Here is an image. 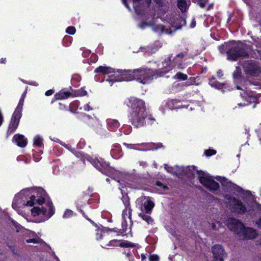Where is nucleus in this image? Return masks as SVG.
<instances>
[{
    "mask_svg": "<svg viewBox=\"0 0 261 261\" xmlns=\"http://www.w3.org/2000/svg\"><path fill=\"white\" fill-rule=\"evenodd\" d=\"M11 222L13 226L16 228L17 231L18 232L19 231H21V229H23L22 227L14 220H12Z\"/></svg>",
    "mask_w": 261,
    "mask_h": 261,
    "instance_id": "e433bc0d",
    "label": "nucleus"
},
{
    "mask_svg": "<svg viewBox=\"0 0 261 261\" xmlns=\"http://www.w3.org/2000/svg\"><path fill=\"white\" fill-rule=\"evenodd\" d=\"M87 91L83 88H81L77 91V95L80 96H85L87 94Z\"/></svg>",
    "mask_w": 261,
    "mask_h": 261,
    "instance_id": "49530a36",
    "label": "nucleus"
},
{
    "mask_svg": "<svg viewBox=\"0 0 261 261\" xmlns=\"http://www.w3.org/2000/svg\"><path fill=\"white\" fill-rule=\"evenodd\" d=\"M24 157L23 156H19L17 157L18 161H22L24 160Z\"/></svg>",
    "mask_w": 261,
    "mask_h": 261,
    "instance_id": "774afa93",
    "label": "nucleus"
},
{
    "mask_svg": "<svg viewBox=\"0 0 261 261\" xmlns=\"http://www.w3.org/2000/svg\"><path fill=\"white\" fill-rule=\"evenodd\" d=\"M144 214L142 212L139 214V216L141 217L143 220L146 221L148 224H152L153 223V219L151 218L149 215Z\"/></svg>",
    "mask_w": 261,
    "mask_h": 261,
    "instance_id": "cd10ccee",
    "label": "nucleus"
},
{
    "mask_svg": "<svg viewBox=\"0 0 261 261\" xmlns=\"http://www.w3.org/2000/svg\"><path fill=\"white\" fill-rule=\"evenodd\" d=\"M217 76L218 77L220 78L223 76V72L221 70H219L217 72Z\"/></svg>",
    "mask_w": 261,
    "mask_h": 261,
    "instance_id": "bf43d9fd",
    "label": "nucleus"
},
{
    "mask_svg": "<svg viewBox=\"0 0 261 261\" xmlns=\"http://www.w3.org/2000/svg\"><path fill=\"white\" fill-rule=\"evenodd\" d=\"M27 243H33L34 244H39V242L37 240L35 239H27L25 240Z\"/></svg>",
    "mask_w": 261,
    "mask_h": 261,
    "instance_id": "603ef678",
    "label": "nucleus"
},
{
    "mask_svg": "<svg viewBox=\"0 0 261 261\" xmlns=\"http://www.w3.org/2000/svg\"><path fill=\"white\" fill-rule=\"evenodd\" d=\"M60 144H61L62 146H64L65 148H66L69 150H70L71 151H73V149H72L71 146L69 144H66L62 142H60Z\"/></svg>",
    "mask_w": 261,
    "mask_h": 261,
    "instance_id": "3c124183",
    "label": "nucleus"
},
{
    "mask_svg": "<svg viewBox=\"0 0 261 261\" xmlns=\"http://www.w3.org/2000/svg\"><path fill=\"white\" fill-rule=\"evenodd\" d=\"M95 72L102 73L105 76L106 81L109 82L112 86L114 82L130 81L136 79L139 82L143 84L150 82L153 79L163 76V68L153 70L146 68H140L133 70H117L105 66H100L96 68Z\"/></svg>",
    "mask_w": 261,
    "mask_h": 261,
    "instance_id": "f03ea898",
    "label": "nucleus"
},
{
    "mask_svg": "<svg viewBox=\"0 0 261 261\" xmlns=\"http://www.w3.org/2000/svg\"><path fill=\"white\" fill-rule=\"evenodd\" d=\"M108 128L111 131H115L120 126V123L116 119H108L107 120Z\"/></svg>",
    "mask_w": 261,
    "mask_h": 261,
    "instance_id": "5701e85b",
    "label": "nucleus"
},
{
    "mask_svg": "<svg viewBox=\"0 0 261 261\" xmlns=\"http://www.w3.org/2000/svg\"><path fill=\"white\" fill-rule=\"evenodd\" d=\"M80 79H81V77L78 75H75L72 77V81H73L74 80H76L77 81H80Z\"/></svg>",
    "mask_w": 261,
    "mask_h": 261,
    "instance_id": "052dcab7",
    "label": "nucleus"
},
{
    "mask_svg": "<svg viewBox=\"0 0 261 261\" xmlns=\"http://www.w3.org/2000/svg\"><path fill=\"white\" fill-rule=\"evenodd\" d=\"M111 155L115 159H120L123 155L120 145L118 144L113 145L111 150Z\"/></svg>",
    "mask_w": 261,
    "mask_h": 261,
    "instance_id": "412c9836",
    "label": "nucleus"
},
{
    "mask_svg": "<svg viewBox=\"0 0 261 261\" xmlns=\"http://www.w3.org/2000/svg\"><path fill=\"white\" fill-rule=\"evenodd\" d=\"M155 3L159 7L164 6V0H153Z\"/></svg>",
    "mask_w": 261,
    "mask_h": 261,
    "instance_id": "8fccbe9b",
    "label": "nucleus"
},
{
    "mask_svg": "<svg viewBox=\"0 0 261 261\" xmlns=\"http://www.w3.org/2000/svg\"><path fill=\"white\" fill-rule=\"evenodd\" d=\"M209 85L217 89H222L224 92L225 90L223 89L227 87V85L226 84H221L219 82L217 81L214 78H212L209 80Z\"/></svg>",
    "mask_w": 261,
    "mask_h": 261,
    "instance_id": "b1692460",
    "label": "nucleus"
},
{
    "mask_svg": "<svg viewBox=\"0 0 261 261\" xmlns=\"http://www.w3.org/2000/svg\"><path fill=\"white\" fill-rule=\"evenodd\" d=\"M196 26V20L195 18H193L190 24V28H194Z\"/></svg>",
    "mask_w": 261,
    "mask_h": 261,
    "instance_id": "6e6d98bb",
    "label": "nucleus"
},
{
    "mask_svg": "<svg viewBox=\"0 0 261 261\" xmlns=\"http://www.w3.org/2000/svg\"><path fill=\"white\" fill-rule=\"evenodd\" d=\"M122 230L123 232H126L127 230V226L128 224L127 223V221L125 219H122Z\"/></svg>",
    "mask_w": 261,
    "mask_h": 261,
    "instance_id": "58836bf2",
    "label": "nucleus"
},
{
    "mask_svg": "<svg viewBox=\"0 0 261 261\" xmlns=\"http://www.w3.org/2000/svg\"><path fill=\"white\" fill-rule=\"evenodd\" d=\"M150 261H159V257L156 255H151L149 258Z\"/></svg>",
    "mask_w": 261,
    "mask_h": 261,
    "instance_id": "de8ad7c7",
    "label": "nucleus"
},
{
    "mask_svg": "<svg viewBox=\"0 0 261 261\" xmlns=\"http://www.w3.org/2000/svg\"><path fill=\"white\" fill-rule=\"evenodd\" d=\"M80 211L81 212V213H82L83 214V216L85 218H86L87 220H88L89 221L91 222V220L89 219L88 218H87L86 216H85V213L82 210L80 209Z\"/></svg>",
    "mask_w": 261,
    "mask_h": 261,
    "instance_id": "338daca9",
    "label": "nucleus"
},
{
    "mask_svg": "<svg viewBox=\"0 0 261 261\" xmlns=\"http://www.w3.org/2000/svg\"><path fill=\"white\" fill-rule=\"evenodd\" d=\"M23 105V98L19 99L18 105L13 113L10 123L9 125L8 133L12 134L15 131L17 128L20 119L22 115V110Z\"/></svg>",
    "mask_w": 261,
    "mask_h": 261,
    "instance_id": "1a4fd4ad",
    "label": "nucleus"
},
{
    "mask_svg": "<svg viewBox=\"0 0 261 261\" xmlns=\"http://www.w3.org/2000/svg\"><path fill=\"white\" fill-rule=\"evenodd\" d=\"M140 165L143 167H146L147 166V163L146 162L141 161L139 162Z\"/></svg>",
    "mask_w": 261,
    "mask_h": 261,
    "instance_id": "0e129e2a",
    "label": "nucleus"
},
{
    "mask_svg": "<svg viewBox=\"0 0 261 261\" xmlns=\"http://www.w3.org/2000/svg\"><path fill=\"white\" fill-rule=\"evenodd\" d=\"M241 231L239 236L242 239H253L257 235L255 230L249 227L246 228L244 226Z\"/></svg>",
    "mask_w": 261,
    "mask_h": 261,
    "instance_id": "6ab92c4d",
    "label": "nucleus"
},
{
    "mask_svg": "<svg viewBox=\"0 0 261 261\" xmlns=\"http://www.w3.org/2000/svg\"><path fill=\"white\" fill-rule=\"evenodd\" d=\"M155 45H156V48H148V51H149L151 54L154 53L156 51V50L162 46V44L158 41L155 43Z\"/></svg>",
    "mask_w": 261,
    "mask_h": 261,
    "instance_id": "f704fd0d",
    "label": "nucleus"
},
{
    "mask_svg": "<svg viewBox=\"0 0 261 261\" xmlns=\"http://www.w3.org/2000/svg\"><path fill=\"white\" fill-rule=\"evenodd\" d=\"M41 159V157L40 156V155L39 154H34V160L36 162H39Z\"/></svg>",
    "mask_w": 261,
    "mask_h": 261,
    "instance_id": "5fc2aeb1",
    "label": "nucleus"
},
{
    "mask_svg": "<svg viewBox=\"0 0 261 261\" xmlns=\"http://www.w3.org/2000/svg\"><path fill=\"white\" fill-rule=\"evenodd\" d=\"M20 205L33 206L31 210V215L37 218V222H44L54 214L52 202L41 188H26L15 195L12 206L18 213Z\"/></svg>",
    "mask_w": 261,
    "mask_h": 261,
    "instance_id": "f257e3e1",
    "label": "nucleus"
},
{
    "mask_svg": "<svg viewBox=\"0 0 261 261\" xmlns=\"http://www.w3.org/2000/svg\"><path fill=\"white\" fill-rule=\"evenodd\" d=\"M185 55L182 53L177 55L174 58L172 54L166 57L162 63L163 73L166 74L175 67L178 69L184 68L185 65L182 63L185 60Z\"/></svg>",
    "mask_w": 261,
    "mask_h": 261,
    "instance_id": "423d86ee",
    "label": "nucleus"
},
{
    "mask_svg": "<svg viewBox=\"0 0 261 261\" xmlns=\"http://www.w3.org/2000/svg\"><path fill=\"white\" fill-rule=\"evenodd\" d=\"M204 153L207 156H210L215 154L216 153V151L214 149H207L204 151Z\"/></svg>",
    "mask_w": 261,
    "mask_h": 261,
    "instance_id": "79ce46f5",
    "label": "nucleus"
},
{
    "mask_svg": "<svg viewBox=\"0 0 261 261\" xmlns=\"http://www.w3.org/2000/svg\"><path fill=\"white\" fill-rule=\"evenodd\" d=\"M213 8H214V4H210V5L207 6V8H206V10H211V9H213Z\"/></svg>",
    "mask_w": 261,
    "mask_h": 261,
    "instance_id": "69168bd1",
    "label": "nucleus"
},
{
    "mask_svg": "<svg viewBox=\"0 0 261 261\" xmlns=\"http://www.w3.org/2000/svg\"><path fill=\"white\" fill-rule=\"evenodd\" d=\"M186 85L187 86H190L193 85H198V84L196 83L195 80L194 78H191L186 83Z\"/></svg>",
    "mask_w": 261,
    "mask_h": 261,
    "instance_id": "a18cd8bd",
    "label": "nucleus"
},
{
    "mask_svg": "<svg viewBox=\"0 0 261 261\" xmlns=\"http://www.w3.org/2000/svg\"><path fill=\"white\" fill-rule=\"evenodd\" d=\"M241 70L239 67H237L233 74V77L234 80H239L241 77Z\"/></svg>",
    "mask_w": 261,
    "mask_h": 261,
    "instance_id": "72a5a7b5",
    "label": "nucleus"
},
{
    "mask_svg": "<svg viewBox=\"0 0 261 261\" xmlns=\"http://www.w3.org/2000/svg\"><path fill=\"white\" fill-rule=\"evenodd\" d=\"M242 65L245 72L250 75H257L261 71L259 64L253 60L245 61Z\"/></svg>",
    "mask_w": 261,
    "mask_h": 261,
    "instance_id": "9b49d317",
    "label": "nucleus"
},
{
    "mask_svg": "<svg viewBox=\"0 0 261 261\" xmlns=\"http://www.w3.org/2000/svg\"><path fill=\"white\" fill-rule=\"evenodd\" d=\"M199 182L210 191L215 192L219 189V184L208 173L202 171H197Z\"/></svg>",
    "mask_w": 261,
    "mask_h": 261,
    "instance_id": "6e6552de",
    "label": "nucleus"
},
{
    "mask_svg": "<svg viewBox=\"0 0 261 261\" xmlns=\"http://www.w3.org/2000/svg\"><path fill=\"white\" fill-rule=\"evenodd\" d=\"M71 95L70 92L68 91H61L54 95L55 99L56 100L63 99L67 98Z\"/></svg>",
    "mask_w": 261,
    "mask_h": 261,
    "instance_id": "bb28decb",
    "label": "nucleus"
},
{
    "mask_svg": "<svg viewBox=\"0 0 261 261\" xmlns=\"http://www.w3.org/2000/svg\"><path fill=\"white\" fill-rule=\"evenodd\" d=\"M34 145L36 146L41 147L43 144V139L40 136H36L34 138Z\"/></svg>",
    "mask_w": 261,
    "mask_h": 261,
    "instance_id": "c756f323",
    "label": "nucleus"
},
{
    "mask_svg": "<svg viewBox=\"0 0 261 261\" xmlns=\"http://www.w3.org/2000/svg\"><path fill=\"white\" fill-rule=\"evenodd\" d=\"M193 1L195 3H197L201 8H203L207 3L208 0H193Z\"/></svg>",
    "mask_w": 261,
    "mask_h": 261,
    "instance_id": "c9c22d12",
    "label": "nucleus"
},
{
    "mask_svg": "<svg viewBox=\"0 0 261 261\" xmlns=\"http://www.w3.org/2000/svg\"><path fill=\"white\" fill-rule=\"evenodd\" d=\"M225 199L227 200L230 209L233 213L242 214L250 211V206L248 203H244L234 197L226 195L225 196Z\"/></svg>",
    "mask_w": 261,
    "mask_h": 261,
    "instance_id": "0eeeda50",
    "label": "nucleus"
},
{
    "mask_svg": "<svg viewBox=\"0 0 261 261\" xmlns=\"http://www.w3.org/2000/svg\"><path fill=\"white\" fill-rule=\"evenodd\" d=\"M212 252L214 257V261H224L223 257L225 252L222 246L218 244L214 245L212 247Z\"/></svg>",
    "mask_w": 261,
    "mask_h": 261,
    "instance_id": "a211bd4d",
    "label": "nucleus"
},
{
    "mask_svg": "<svg viewBox=\"0 0 261 261\" xmlns=\"http://www.w3.org/2000/svg\"><path fill=\"white\" fill-rule=\"evenodd\" d=\"M133 7L136 13L138 15L141 14V9L144 2L148 5L150 3L151 0H132Z\"/></svg>",
    "mask_w": 261,
    "mask_h": 261,
    "instance_id": "4be33fe9",
    "label": "nucleus"
},
{
    "mask_svg": "<svg viewBox=\"0 0 261 261\" xmlns=\"http://www.w3.org/2000/svg\"><path fill=\"white\" fill-rule=\"evenodd\" d=\"M137 206L143 213L150 214L154 206V203L150 197L141 196L136 200Z\"/></svg>",
    "mask_w": 261,
    "mask_h": 261,
    "instance_id": "9d476101",
    "label": "nucleus"
},
{
    "mask_svg": "<svg viewBox=\"0 0 261 261\" xmlns=\"http://www.w3.org/2000/svg\"><path fill=\"white\" fill-rule=\"evenodd\" d=\"M119 244L120 242L119 241L116 240H113L109 242L108 245L112 246H119Z\"/></svg>",
    "mask_w": 261,
    "mask_h": 261,
    "instance_id": "c03bdc74",
    "label": "nucleus"
},
{
    "mask_svg": "<svg viewBox=\"0 0 261 261\" xmlns=\"http://www.w3.org/2000/svg\"><path fill=\"white\" fill-rule=\"evenodd\" d=\"M54 93V91L53 90H49L46 91L45 92V95L46 96H50L52 95Z\"/></svg>",
    "mask_w": 261,
    "mask_h": 261,
    "instance_id": "13d9d810",
    "label": "nucleus"
},
{
    "mask_svg": "<svg viewBox=\"0 0 261 261\" xmlns=\"http://www.w3.org/2000/svg\"><path fill=\"white\" fill-rule=\"evenodd\" d=\"M226 224L228 228L238 236L242 231L244 225L239 220L236 219L229 218L226 221Z\"/></svg>",
    "mask_w": 261,
    "mask_h": 261,
    "instance_id": "dca6fc26",
    "label": "nucleus"
},
{
    "mask_svg": "<svg viewBox=\"0 0 261 261\" xmlns=\"http://www.w3.org/2000/svg\"><path fill=\"white\" fill-rule=\"evenodd\" d=\"M83 120L89 125L94 126L95 124H99V121L97 119L91 117L86 114L83 115Z\"/></svg>",
    "mask_w": 261,
    "mask_h": 261,
    "instance_id": "393cba45",
    "label": "nucleus"
},
{
    "mask_svg": "<svg viewBox=\"0 0 261 261\" xmlns=\"http://www.w3.org/2000/svg\"><path fill=\"white\" fill-rule=\"evenodd\" d=\"M148 26H151L152 31L160 35L163 34H170L172 33L171 30H169V29H166L163 25H155L145 22H142L139 25V27L142 29H144Z\"/></svg>",
    "mask_w": 261,
    "mask_h": 261,
    "instance_id": "2eb2a0df",
    "label": "nucleus"
},
{
    "mask_svg": "<svg viewBox=\"0 0 261 261\" xmlns=\"http://www.w3.org/2000/svg\"><path fill=\"white\" fill-rule=\"evenodd\" d=\"M119 189L121 190V193H122L121 188L119 187ZM122 195L121 200L125 206V208L122 212V219H125L126 220V219L128 218L129 220L130 223H132L131 216L132 210L130 207L129 198L126 194L123 195V193H122Z\"/></svg>",
    "mask_w": 261,
    "mask_h": 261,
    "instance_id": "4468645a",
    "label": "nucleus"
},
{
    "mask_svg": "<svg viewBox=\"0 0 261 261\" xmlns=\"http://www.w3.org/2000/svg\"><path fill=\"white\" fill-rule=\"evenodd\" d=\"M171 26L169 30H171L172 33L180 29L182 26L186 25V21L185 18L179 16H167L166 20Z\"/></svg>",
    "mask_w": 261,
    "mask_h": 261,
    "instance_id": "ddd939ff",
    "label": "nucleus"
},
{
    "mask_svg": "<svg viewBox=\"0 0 261 261\" xmlns=\"http://www.w3.org/2000/svg\"><path fill=\"white\" fill-rule=\"evenodd\" d=\"M256 224L259 228H261V217L256 221Z\"/></svg>",
    "mask_w": 261,
    "mask_h": 261,
    "instance_id": "e2e57ef3",
    "label": "nucleus"
},
{
    "mask_svg": "<svg viewBox=\"0 0 261 261\" xmlns=\"http://www.w3.org/2000/svg\"><path fill=\"white\" fill-rule=\"evenodd\" d=\"M246 46L241 42L231 41L227 44L220 46L219 49L221 52L226 50L227 59L236 61L240 57H247L248 53L246 49Z\"/></svg>",
    "mask_w": 261,
    "mask_h": 261,
    "instance_id": "20e7f679",
    "label": "nucleus"
},
{
    "mask_svg": "<svg viewBox=\"0 0 261 261\" xmlns=\"http://www.w3.org/2000/svg\"><path fill=\"white\" fill-rule=\"evenodd\" d=\"M155 185L162 190L161 192L162 193L165 191V190H166L168 189L167 187L163 185L161 181H156Z\"/></svg>",
    "mask_w": 261,
    "mask_h": 261,
    "instance_id": "a19ab883",
    "label": "nucleus"
},
{
    "mask_svg": "<svg viewBox=\"0 0 261 261\" xmlns=\"http://www.w3.org/2000/svg\"><path fill=\"white\" fill-rule=\"evenodd\" d=\"M165 169L169 173H171L172 174H184L185 175H188V176H191L193 175V170H195L196 167L195 166H188L187 167H181L180 168L181 172H177L173 171V167L171 166H169L167 164L164 165Z\"/></svg>",
    "mask_w": 261,
    "mask_h": 261,
    "instance_id": "f3484780",
    "label": "nucleus"
},
{
    "mask_svg": "<svg viewBox=\"0 0 261 261\" xmlns=\"http://www.w3.org/2000/svg\"><path fill=\"white\" fill-rule=\"evenodd\" d=\"M85 145V141L84 139H81L79 141V143L77 145V146L79 148H82Z\"/></svg>",
    "mask_w": 261,
    "mask_h": 261,
    "instance_id": "09e8293b",
    "label": "nucleus"
},
{
    "mask_svg": "<svg viewBox=\"0 0 261 261\" xmlns=\"http://www.w3.org/2000/svg\"><path fill=\"white\" fill-rule=\"evenodd\" d=\"M124 145L127 148L140 151H147L150 149H156L158 148H161L163 147V144L161 143H151L148 144L144 143L133 144L124 143Z\"/></svg>",
    "mask_w": 261,
    "mask_h": 261,
    "instance_id": "f8f14e48",
    "label": "nucleus"
},
{
    "mask_svg": "<svg viewBox=\"0 0 261 261\" xmlns=\"http://www.w3.org/2000/svg\"><path fill=\"white\" fill-rule=\"evenodd\" d=\"M75 28L74 27L70 26L66 29V32L69 34L73 35L75 34Z\"/></svg>",
    "mask_w": 261,
    "mask_h": 261,
    "instance_id": "4c0bfd02",
    "label": "nucleus"
},
{
    "mask_svg": "<svg viewBox=\"0 0 261 261\" xmlns=\"http://www.w3.org/2000/svg\"><path fill=\"white\" fill-rule=\"evenodd\" d=\"M72 41V38L71 37L69 36H65L63 39V45L64 46H68L71 44Z\"/></svg>",
    "mask_w": 261,
    "mask_h": 261,
    "instance_id": "2f4dec72",
    "label": "nucleus"
},
{
    "mask_svg": "<svg viewBox=\"0 0 261 261\" xmlns=\"http://www.w3.org/2000/svg\"><path fill=\"white\" fill-rule=\"evenodd\" d=\"M180 101L176 99L168 100L167 105V107L170 110L178 109L181 108Z\"/></svg>",
    "mask_w": 261,
    "mask_h": 261,
    "instance_id": "a878e982",
    "label": "nucleus"
},
{
    "mask_svg": "<svg viewBox=\"0 0 261 261\" xmlns=\"http://www.w3.org/2000/svg\"><path fill=\"white\" fill-rule=\"evenodd\" d=\"M87 160L91 163V164L98 170L102 173L106 174L108 176H111L112 179L115 180L116 182L120 183V180L115 175H121V173L115 170L113 167L110 166L108 162H106L102 158H93L89 157Z\"/></svg>",
    "mask_w": 261,
    "mask_h": 261,
    "instance_id": "39448f33",
    "label": "nucleus"
},
{
    "mask_svg": "<svg viewBox=\"0 0 261 261\" xmlns=\"http://www.w3.org/2000/svg\"><path fill=\"white\" fill-rule=\"evenodd\" d=\"M177 6L182 12H185L188 7L185 0H177Z\"/></svg>",
    "mask_w": 261,
    "mask_h": 261,
    "instance_id": "c85d7f7f",
    "label": "nucleus"
},
{
    "mask_svg": "<svg viewBox=\"0 0 261 261\" xmlns=\"http://www.w3.org/2000/svg\"><path fill=\"white\" fill-rule=\"evenodd\" d=\"M80 109L83 110L85 111H89L92 110L93 109L90 106L89 103H88L84 105L83 107H81Z\"/></svg>",
    "mask_w": 261,
    "mask_h": 261,
    "instance_id": "37998d69",
    "label": "nucleus"
},
{
    "mask_svg": "<svg viewBox=\"0 0 261 261\" xmlns=\"http://www.w3.org/2000/svg\"><path fill=\"white\" fill-rule=\"evenodd\" d=\"M73 215V212L69 210H67L65 211L63 217L64 218H68L71 217Z\"/></svg>",
    "mask_w": 261,
    "mask_h": 261,
    "instance_id": "ea45409f",
    "label": "nucleus"
},
{
    "mask_svg": "<svg viewBox=\"0 0 261 261\" xmlns=\"http://www.w3.org/2000/svg\"><path fill=\"white\" fill-rule=\"evenodd\" d=\"M188 78V76L186 74H184L181 72H177L174 76V79H178L180 80L185 81Z\"/></svg>",
    "mask_w": 261,
    "mask_h": 261,
    "instance_id": "473e14b6",
    "label": "nucleus"
},
{
    "mask_svg": "<svg viewBox=\"0 0 261 261\" xmlns=\"http://www.w3.org/2000/svg\"><path fill=\"white\" fill-rule=\"evenodd\" d=\"M125 102L131 109L128 117L129 122L134 127L139 128L146 124L157 123L153 116L147 113L145 102L142 100L132 97Z\"/></svg>",
    "mask_w": 261,
    "mask_h": 261,
    "instance_id": "7ed1b4c3",
    "label": "nucleus"
},
{
    "mask_svg": "<svg viewBox=\"0 0 261 261\" xmlns=\"http://www.w3.org/2000/svg\"><path fill=\"white\" fill-rule=\"evenodd\" d=\"M13 142L20 147H24L26 146L28 140L27 139L22 135H15L13 138Z\"/></svg>",
    "mask_w": 261,
    "mask_h": 261,
    "instance_id": "aec40b11",
    "label": "nucleus"
},
{
    "mask_svg": "<svg viewBox=\"0 0 261 261\" xmlns=\"http://www.w3.org/2000/svg\"><path fill=\"white\" fill-rule=\"evenodd\" d=\"M221 225L219 221L216 222V223H213L212 225V227L214 229H216L217 228H218Z\"/></svg>",
    "mask_w": 261,
    "mask_h": 261,
    "instance_id": "864d4df0",
    "label": "nucleus"
},
{
    "mask_svg": "<svg viewBox=\"0 0 261 261\" xmlns=\"http://www.w3.org/2000/svg\"><path fill=\"white\" fill-rule=\"evenodd\" d=\"M123 4L125 5V6L129 10H130V7L128 5L126 0H122Z\"/></svg>",
    "mask_w": 261,
    "mask_h": 261,
    "instance_id": "680f3d73",
    "label": "nucleus"
},
{
    "mask_svg": "<svg viewBox=\"0 0 261 261\" xmlns=\"http://www.w3.org/2000/svg\"><path fill=\"white\" fill-rule=\"evenodd\" d=\"M102 237V234L101 231L97 232L96 233V238L97 240L101 239Z\"/></svg>",
    "mask_w": 261,
    "mask_h": 261,
    "instance_id": "4d7b16f0",
    "label": "nucleus"
},
{
    "mask_svg": "<svg viewBox=\"0 0 261 261\" xmlns=\"http://www.w3.org/2000/svg\"><path fill=\"white\" fill-rule=\"evenodd\" d=\"M136 246L135 244L129 242L128 241H123L122 242H120L119 244V246L126 248H132Z\"/></svg>",
    "mask_w": 261,
    "mask_h": 261,
    "instance_id": "7c9ffc66",
    "label": "nucleus"
}]
</instances>
